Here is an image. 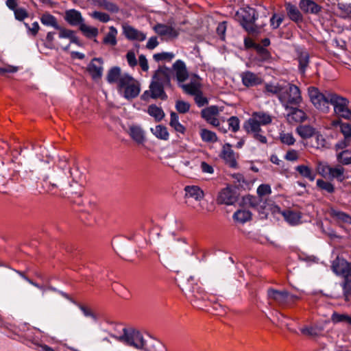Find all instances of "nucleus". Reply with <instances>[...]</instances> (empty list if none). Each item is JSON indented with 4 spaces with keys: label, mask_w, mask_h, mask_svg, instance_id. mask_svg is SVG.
Segmentation results:
<instances>
[{
    "label": "nucleus",
    "mask_w": 351,
    "mask_h": 351,
    "mask_svg": "<svg viewBox=\"0 0 351 351\" xmlns=\"http://www.w3.org/2000/svg\"><path fill=\"white\" fill-rule=\"evenodd\" d=\"M169 125L178 133L184 134L186 132V128L180 123L178 115L174 112L170 114Z\"/></svg>",
    "instance_id": "nucleus-34"
},
{
    "label": "nucleus",
    "mask_w": 351,
    "mask_h": 351,
    "mask_svg": "<svg viewBox=\"0 0 351 351\" xmlns=\"http://www.w3.org/2000/svg\"><path fill=\"white\" fill-rule=\"evenodd\" d=\"M26 335L31 342L29 347H32L38 351H44V343L42 339L43 332L40 330L33 328Z\"/></svg>",
    "instance_id": "nucleus-18"
},
{
    "label": "nucleus",
    "mask_w": 351,
    "mask_h": 351,
    "mask_svg": "<svg viewBox=\"0 0 351 351\" xmlns=\"http://www.w3.org/2000/svg\"><path fill=\"white\" fill-rule=\"evenodd\" d=\"M329 102L333 106L334 113L339 118L351 120L350 101L346 97L334 93L329 97Z\"/></svg>",
    "instance_id": "nucleus-10"
},
{
    "label": "nucleus",
    "mask_w": 351,
    "mask_h": 351,
    "mask_svg": "<svg viewBox=\"0 0 351 351\" xmlns=\"http://www.w3.org/2000/svg\"><path fill=\"white\" fill-rule=\"evenodd\" d=\"M123 334L119 336L112 335L117 340L137 350H142L145 346L143 335L133 328H123Z\"/></svg>",
    "instance_id": "nucleus-6"
},
{
    "label": "nucleus",
    "mask_w": 351,
    "mask_h": 351,
    "mask_svg": "<svg viewBox=\"0 0 351 351\" xmlns=\"http://www.w3.org/2000/svg\"><path fill=\"white\" fill-rule=\"evenodd\" d=\"M297 133L304 139L309 138L315 134V130L308 125H300L296 128Z\"/></svg>",
    "instance_id": "nucleus-39"
},
{
    "label": "nucleus",
    "mask_w": 351,
    "mask_h": 351,
    "mask_svg": "<svg viewBox=\"0 0 351 351\" xmlns=\"http://www.w3.org/2000/svg\"><path fill=\"white\" fill-rule=\"evenodd\" d=\"M185 198H191L197 202H200L204 198V191L197 185H189L184 187Z\"/></svg>",
    "instance_id": "nucleus-25"
},
{
    "label": "nucleus",
    "mask_w": 351,
    "mask_h": 351,
    "mask_svg": "<svg viewBox=\"0 0 351 351\" xmlns=\"http://www.w3.org/2000/svg\"><path fill=\"white\" fill-rule=\"evenodd\" d=\"M64 20L71 26H79L84 22L80 12L71 9L66 10L64 14Z\"/></svg>",
    "instance_id": "nucleus-23"
},
{
    "label": "nucleus",
    "mask_w": 351,
    "mask_h": 351,
    "mask_svg": "<svg viewBox=\"0 0 351 351\" xmlns=\"http://www.w3.org/2000/svg\"><path fill=\"white\" fill-rule=\"evenodd\" d=\"M316 184L319 189L326 191L328 193H332L335 192V186L330 182L325 181L322 179H318Z\"/></svg>",
    "instance_id": "nucleus-53"
},
{
    "label": "nucleus",
    "mask_w": 351,
    "mask_h": 351,
    "mask_svg": "<svg viewBox=\"0 0 351 351\" xmlns=\"http://www.w3.org/2000/svg\"><path fill=\"white\" fill-rule=\"evenodd\" d=\"M279 97V101L288 109L289 106H299L302 101L300 89L295 84L287 83Z\"/></svg>",
    "instance_id": "nucleus-7"
},
{
    "label": "nucleus",
    "mask_w": 351,
    "mask_h": 351,
    "mask_svg": "<svg viewBox=\"0 0 351 351\" xmlns=\"http://www.w3.org/2000/svg\"><path fill=\"white\" fill-rule=\"evenodd\" d=\"M285 84H266L265 86V92L267 93H270L274 95H277L278 98L279 99V97L282 92V90L285 89L284 88Z\"/></svg>",
    "instance_id": "nucleus-46"
},
{
    "label": "nucleus",
    "mask_w": 351,
    "mask_h": 351,
    "mask_svg": "<svg viewBox=\"0 0 351 351\" xmlns=\"http://www.w3.org/2000/svg\"><path fill=\"white\" fill-rule=\"evenodd\" d=\"M280 141L287 145H292L295 143V139L291 133L281 132L280 134Z\"/></svg>",
    "instance_id": "nucleus-56"
},
{
    "label": "nucleus",
    "mask_w": 351,
    "mask_h": 351,
    "mask_svg": "<svg viewBox=\"0 0 351 351\" xmlns=\"http://www.w3.org/2000/svg\"><path fill=\"white\" fill-rule=\"evenodd\" d=\"M123 33L126 38L130 40L143 41L146 39V34L132 26L124 23L122 25Z\"/></svg>",
    "instance_id": "nucleus-19"
},
{
    "label": "nucleus",
    "mask_w": 351,
    "mask_h": 351,
    "mask_svg": "<svg viewBox=\"0 0 351 351\" xmlns=\"http://www.w3.org/2000/svg\"><path fill=\"white\" fill-rule=\"evenodd\" d=\"M82 194L83 187L77 182H73L69 186L60 191V193H57L56 196L68 199L73 204L82 205L83 204Z\"/></svg>",
    "instance_id": "nucleus-11"
},
{
    "label": "nucleus",
    "mask_w": 351,
    "mask_h": 351,
    "mask_svg": "<svg viewBox=\"0 0 351 351\" xmlns=\"http://www.w3.org/2000/svg\"><path fill=\"white\" fill-rule=\"evenodd\" d=\"M343 295L346 302L351 300V285L348 282H343L341 284Z\"/></svg>",
    "instance_id": "nucleus-61"
},
{
    "label": "nucleus",
    "mask_w": 351,
    "mask_h": 351,
    "mask_svg": "<svg viewBox=\"0 0 351 351\" xmlns=\"http://www.w3.org/2000/svg\"><path fill=\"white\" fill-rule=\"evenodd\" d=\"M308 94L311 101L317 109L324 113L329 112L330 104L328 98L330 95H333L334 93L326 91L322 93L317 88L310 86L308 88Z\"/></svg>",
    "instance_id": "nucleus-9"
},
{
    "label": "nucleus",
    "mask_w": 351,
    "mask_h": 351,
    "mask_svg": "<svg viewBox=\"0 0 351 351\" xmlns=\"http://www.w3.org/2000/svg\"><path fill=\"white\" fill-rule=\"evenodd\" d=\"M283 20L284 16L282 14H274L270 19V25L273 29H277L280 27Z\"/></svg>",
    "instance_id": "nucleus-59"
},
{
    "label": "nucleus",
    "mask_w": 351,
    "mask_h": 351,
    "mask_svg": "<svg viewBox=\"0 0 351 351\" xmlns=\"http://www.w3.org/2000/svg\"><path fill=\"white\" fill-rule=\"evenodd\" d=\"M261 125H267L272 122V117L263 111L254 112L252 114Z\"/></svg>",
    "instance_id": "nucleus-36"
},
{
    "label": "nucleus",
    "mask_w": 351,
    "mask_h": 351,
    "mask_svg": "<svg viewBox=\"0 0 351 351\" xmlns=\"http://www.w3.org/2000/svg\"><path fill=\"white\" fill-rule=\"evenodd\" d=\"M152 81L158 84L163 85L165 87H171V71L167 66H159L154 72Z\"/></svg>",
    "instance_id": "nucleus-14"
},
{
    "label": "nucleus",
    "mask_w": 351,
    "mask_h": 351,
    "mask_svg": "<svg viewBox=\"0 0 351 351\" xmlns=\"http://www.w3.org/2000/svg\"><path fill=\"white\" fill-rule=\"evenodd\" d=\"M154 30L157 34L168 38H176L178 35V32L173 27L162 23L156 24Z\"/></svg>",
    "instance_id": "nucleus-31"
},
{
    "label": "nucleus",
    "mask_w": 351,
    "mask_h": 351,
    "mask_svg": "<svg viewBox=\"0 0 351 351\" xmlns=\"http://www.w3.org/2000/svg\"><path fill=\"white\" fill-rule=\"evenodd\" d=\"M337 160L345 165L351 164V150L345 149L337 154Z\"/></svg>",
    "instance_id": "nucleus-49"
},
{
    "label": "nucleus",
    "mask_w": 351,
    "mask_h": 351,
    "mask_svg": "<svg viewBox=\"0 0 351 351\" xmlns=\"http://www.w3.org/2000/svg\"><path fill=\"white\" fill-rule=\"evenodd\" d=\"M289 112L287 113V119L289 123H302L308 118L306 114L297 108L289 107Z\"/></svg>",
    "instance_id": "nucleus-26"
},
{
    "label": "nucleus",
    "mask_w": 351,
    "mask_h": 351,
    "mask_svg": "<svg viewBox=\"0 0 351 351\" xmlns=\"http://www.w3.org/2000/svg\"><path fill=\"white\" fill-rule=\"evenodd\" d=\"M261 126L252 115L243 124V128L247 134H252L253 138L261 143L266 144L267 138Z\"/></svg>",
    "instance_id": "nucleus-12"
},
{
    "label": "nucleus",
    "mask_w": 351,
    "mask_h": 351,
    "mask_svg": "<svg viewBox=\"0 0 351 351\" xmlns=\"http://www.w3.org/2000/svg\"><path fill=\"white\" fill-rule=\"evenodd\" d=\"M287 14L289 18L295 22L302 21L303 17L298 8L290 2L285 3V4Z\"/></svg>",
    "instance_id": "nucleus-33"
},
{
    "label": "nucleus",
    "mask_w": 351,
    "mask_h": 351,
    "mask_svg": "<svg viewBox=\"0 0 351 351\" xmlns=\"http://www.w3.org/2000/svg\"><path fill=\"white\" fill-rule=\"evenodd\" d=\"M178 286L187 300L193 305L197 304L199 302L204 300L206 298L205 291L194 282L193 277L182 278L178 282Z\"/></svg>",
    "instance_id": "nucleus-4"
},
{
    "label": "nucleus",
    "mask_w": 351,
    "mask_h": 351,
    "mask_svg": "<svg viewBox=\"0 0 351 351\" xmlns=\"http://www.w3.org/2000/svg\"><path fill=\"white\" fill-rule=\"evenodd\" d=\"M242 82L247 87L254 86L262 84L263 80L257 74L246 71L241 74Z\"/></svg>",
    "instance_id": "nucleus-30"
},
{
    "label": "nucleus",
    "mask_w": 351,
    "mask_h": 351,
    "mask_svg": "<svg viewBox=\"0 0 351 351\" xmlns=\"http://www.w3.org/2000/svg\"><path fill=\"white\" fill-rule=\"evenodd\" d=\"M298 61L300 69L302 73H304L308 64V55L306 53H301L298 58Z\"/></svg>",
    "instance_id": "nucleus-62"
},
{
    "label": "nucleus",
    "mask_w": 351,
    "mask_h": 351,
    "mask_svg": "<svg viewBox=\"0 0 351 351\" xmlns=\"http://www.w3.org/2000/svg\"><path fill=\"white\" fill-rule=\"evenodd\" d=\"M90 16L102 23H107L110 20V17L108 14L98 11L90 13Z\"/></svg>",
    "instance_id": "nucleus-57"
},
{
    "label": "nucleus",
    "mask_w": 351,
    "mask_h": 351,
    "mask_svg": "<svg viewBox=\"0 0 351 351\" xmlns=\"http://www.w3.org/2000/svg\"><path fill=\"white\" fill-rule=\"evenodd\" d=\"M252 217V213L247 210H238L233 215V219L234 221L241 223H244L247 221H250Z\"/></svg>",
    "instance_id": "nucleus-45"
},
{
    "label": "nucleus",
    "mask_w": 351,
    "mask_h": 351,
    "mask_svg": "<svg viewBox=\"0 0 351 351\" xmlns=\"http://www.w3.org/2000/svg\"><path fill=\"white\" fill-rule=\"evenodd\" d=\"M237 200L238 195L231 186H227L221 189L217 197L218 204L232 205Z\"/></svg>",
    "instance_id": "nucleus-15"
},
{
    "label": "nucleus",
    "mask_w": 351,
    "mask_h": 351,
    "mask_svg": "<svg viewBox=\"0 0 351 351\" xmlns=\"http://www.w3.org/2000/svg\"><path fill=\"white\" fill-rule=\"evenodd\" d=\"M130 136L137 143H143L145 141L144 132L139 127H131L130 128Z\"/></svg>",
    "instance_id": "nucleus-42"
},
{
    "label": "nucleus",
    "mask_w": 351,
    "mask_h": 351,
    "mask_svg": "<svg viewBox=\"0 0 351 351\" xmlns=\"http://www.w3.org/2000/svg\"><path fill=\"white\" fill-rule=\"evenodd\" d=\"M299 7L304 13L317 14L322 11V6L312 0H300Z\"/></svg>",
    "instance_id": "nucleus-27"
},
{
    "label": "nucleus",
    "mask_w": 351,
    "mask_h": 351,
    "mask_svg": "<svg viewBox=\"0 0 351 351\" xmlns=\"http://www.w3.org/2000/svg\"><path fill=\"white\" fill-rule=\"evenodd\" d=\"M229 129L233 132H237L240 128V121L237 117L232 116L228 120Z\"/></svg>",
    "instance_id": "nucleus-58"
},
{
    "label": "nucleus",
    "mask_w": 351,
    "mask_h": 351,
    "mask_svg": "<svg viewBox=\"0 0 351 351\" xmlns=\"http://www.w3.org/2000/svg\"><path fill=\"white\" fill-rule=\"evenodd\" d=\"M151 132L157 138L163 141L169 139V134L167 128L162 125H158L154 128H151Z\"/></svg>",
    "instance_id": "nucleus-41"
},
{
    "label": "nucleus",
    "mask_w": 351,
    "mask_h": 351,
    "mask_svg": "<svg viewBox=\"0 0 351 351\" xmlns=\"http://www.w3.org/2000/svg\"><path fill=\"white\" fill-rule=\"evenodd\" d=\"M119 92L127 99L136 97L141 92V84L132 75L125 73L121 84L117 88Z\"/></svg>",
    "instance_id": "nucleus-8"
},
{
    "label": "nucleus",
    "mask_w": 351,
    "mask_h": 351,
    "mask_svg": "<svg viewBox=\"0 0 351 351\" xmlns=\"http://www.w3.org/2000/svg\"><path fill=\"white\" fill-rule=\"evenodd\" d=\"M267 297L281 306L287 304L289 298V292L287 291H279L272 288L267 290Z\"/></svg>",
    "instance_id": "nucleus-20"
},
{
    "label": "nucleus",
    "mask_w": 351,
    "mask_h": 351,
    "mask_svg": "<svg viewBox=\"0 0 351 351\" xmlns=\"http://www.w3.org/2000/svg\"><path fill=\"white\" fill-rule=\"evenodd\" d=\"M340 132L343 135V139L339 141L335 145L336 151L343 149L351 144V125L345 123L341 124Z\"/></svg>",
    "instance_id": "nucleus-17"
},
{
    "label": "nucleus",
    "mask_w": 351,
    "mask_h": 351,
    "mask_svg": "<svg viewBox=\"0 0 351 351\" xmlns=\"http://www.w3.org/2000/svg\"><path fill=\"white\" fill-rule=\"evenodd\" d=\"M165 86L151 81L149 90H145L141 95V99L148 101L150 98L154 99L166 100L167 95L165 91Z\"/></svg>",
    "instance_id": "nucleus-13"
},
{
    "label": "nucleus",
    "mask_w": 351,
    "mask_h": 351,
    "mask_svg": "<svg viewBox=\"0 0 351 351\" xmlns=\"http://www.w3.org/2000/svg\"><path fill=\"white\" fill-rule=\"evenodd\" d=\"M175 57V54L172 52H161L155 53L153 58L156 62L165 61L171 62Z\"/></svg>",
    "instance_id": "nucleus-54"
},
{
    "label": "nucleus",
    "mask_w": 351,
    "mask_h": 351,
    "mask_svg": "<svg viewBox=\"0 0 351 351\" xmlns=\"http://www.w3.org/2000/svg\"><path fill=\"white\" fill-rule=\"evenodd\" d=\"M350 264L351 263L348 262L345 259L337 257L332 261V270L337 275L344 276Z\"/></svg>",
    "instance_id": "nucleus-32"
},
{
    "label": "nucleus",
    "mask_w": 351,
    "mask_h": 351,
    "mask_svg": "<svg viewBox=\"0 0 351 351\" xmlns=\"http://www.w3.org/2000/svg\"><path fill=\"white\" fill-rule=\"evenodd\" d=\"M322 329L315 326L304 327L300 329L302 335L310 337H316L319 336L322 332Z\"/></svg>",
    "instance_id": "nucleus-50"
},
{
    "label": "nucleus",
    "mask_w": 351,
    "mask_h": 351,
    "mask_svg": "<svg viewBox=\"0 0 351 351\" xmlns=\"http://www.w3.org/2000/svg\"><path fill=\"white\" fill-rule=\"evenodd\" d=\"M331 320L334 324L346 322L351 325V316L346 314H339L335 312L332 314Z\"/></svg>",
    "instance_id": "nucleus-52"
},
{
    "label": "nucleus",
    "mask_w": 351,
    "mask_h": 351,
    "mask_svg": "<svg viewBox=\"0 0 351 351\" xmlns=\"http://www.w3.org/2000/svg\"><path fill=\"white\" fill-rule=\"evenodd\" d=\"M191 105L189 102L178 100L176 102V109L180 113L184 114L189 111Z\"/></svg>",
    "instance_id": "nucleus-55"
},
{
    "label": "nucleus",
    "mask_w": 351,
    "mask_h": 351,
    "mask_svg": "<svg viewBox=\"0 0 351 351\" xmlns=\"http://www.w3.org/2000/svg\"><path fill=\"white\" fill-rule=\"evenodd\" d=\"M59 167L55 165L53 158L47 156L45 158V193L56 195L58 191V183L63 170L66 167L67 159Z\"/></svg>",
    "instance_id": "nucleus-1"
},
{
    "label": "nucleus",
    "mask_w": 351,
    "mask_h": 351,
    "mask_svg": "<svg viewBox=\"0 0 351 351\" xmlns=\"http://www.w3.org/2000/svg\"><path fill=\"white\" fill-rule=\"evenodd\" d=\"M299 157H300L299 152L295 149H289L286 152V154L285 155V159L286 160L290 161V162L298 161L299 159Z\"/></svg>",
    "instance_id": "nucleus-60"
},
{
    "label": "nucleus",
    "mask_w": 351,
    "mask_h": 351,
    "mask_svg": "<svg viewBox=\"0 0 351 351\" xmlns=\"http://www.w3.org/2000/svg\"><path fill=\"white\" fill-rule=\"evenodd\" d=\"M330 215L339 221L351 224V216L344 212L331 208L329 211Z\"/></svg>",
    "instance_id": "nucleus-37"
},
{
    "label": "nucleus",
    "mask_w": 351,
    "mask_h": 351,
    "mask_svg": "<svg viewBox=\"0 0 351 351\" xmlns=\"http://www.w3.org/2000/svg\"><path fill=\"white\" fill-rule=\"evenodd\" d=\"M103 70V60L101 58H93L88 66V71L94 80L101 77Z\"/></svg>",
    "instance_id": "nucleus-24"
},
{
    "label": "nucleus",
    "mask_w": 351,
    "mask_h": 351,
    "mask_svg": "<svg viewBox=\"0 0 351 351\" xmlns=\"http://www.w3.org/2000/svg\"><path fill=\"white\" fill-rule=\"evenodd\" d=\"M79 29L88 38H96L99 34L97 27L89 26L84 22L80 25Z\"/></svg>",
    "instance_id": "nucleus-43"
},
{
    "label": "nucleus",
    "mask_w": 351,
    "mask_h": 351,
    "mask_svg": "<svg viewBox=\"0 0 351 351\" xmlns=\"http://www.w3.org/2000/svg\"><path fill=\"white\" fill-rule=\"evenodd\" d=\"M148 114L154 117L156 121H160L165 117L163 110L156 105H150L147 108Z\"/></svg>",
    "instance_id": "nucleus-44"
},
{
    "label": "nucleus",
    "mask_w": 351,
    "mask_h": 351,
    "mask_svg": "<svg viewBox=\"0 0 351 351\" xmlns=\"http://www.w3.org/2000/svg\"><path fill=\"white\" fill-rule=\"evenodd\" d=\"M295 170L300 174L301 176L308 179L310 181H314L316 174L313 170L307 165H300L295 167Z\"/></svg>",
    "instance_id": "nucleus-40"
},
{
    "label": "nucleus",
    "mask_w": 351,
    "mask_h": 351,
    "mask_svg": "<svg viewBox=\"0 0 351 351\" xmlns=\"http://www.w3.org/2000/svg\"><path fill=\"white\" fill-rule=\"evenodd\" d=\"M221 111L222 109L219 108L218 106H210L202 110L201 116L208 123L217 127L219 125V121L217 116Z\"/></svg>",
    "instance_id": "nucleus-16"
},
{
    "label": "nucleus",
    "mask_w": 351,
    "mask_h": 351,
    "mask_svg": "<svg viewBox=\"0 0 351 351\" xmlns=\"http://www.w3.org/2000/svg\"><path fill=\"white\" fill-rule=\"evenodd\" d=\"M202 140L206 143H215L218 141L217 134L207 129H202L199 132Z\"/></svg>",
    "instance_id": "nucleus-47"
},
{
    "label": "nucleus",
    "mask_w": 351,
    "mask_h": 351,
    "mask_svg": "<svg viewBox=\"0 0 351 351\" xmlns=\"http://www.w3.org/2000/svg\"><path fill=\"white\" fill-rule=\"evenodd\" d=\"M172 69L175 72L177 81L180 84L184 82L188 79L189 73L186 69V64L182 60H176L172 66Z\"/></svg>",
    "instance_id": "nucleus-22"
},
{
    "label": "nucleus",
    "mask_w": 351,
    "mask_h": 351,
    "mask_svg": "<svg viewBox=\"0 0 351 351\" xmlns=\"http://www.w3.org/2000/svg\"><path fill=\"white\" fill-rule=\"evenodd\" d=\"M124 76L125 73H123L121 72L120 67L113 66L108 71L106 75V80L109 84H117L118 88Z\"/></svg>",
    "instance_id": "nucleus-28"
},
{
    "label": "nucleus",
    "mask_w": 351,
    "mask_h": 351,
    "mask_svg": "<svg viewBox=\"0 0 351 351\" xmlns=\"http://www.w3.org/2000/svg\"><path fill=\"white\" fill-rule=\"evenodd\" d=\"M337 7L341 18L351 17V3L341 2L337 3Z\"/></svg>",
    "instance_id": "nucleus-48"
},
{
    "label": "nucleus",
    "mask_w": 351,
    "mask_h": 351,
    "mask_svg": "<svg viewBox=\"0 0 351 351\" xmlns=\"http://www.w3.org/2000/svg\"><path fill=\"white\" fill-rule=\"evenodd\" d=\"M126 60L128 62V64L130 67H134L137 65L138 61L136 58L135 53L133 51H129L126 53Z\"/></svg>",
    "instance_id": "nucleus-64"
},
{
    "label": "nucleus",
    "mask_w": 351,
    "mask_h": 351,
    "mask_svg": "<svg viewBox=\"0 0 351 351\" xmlns=\"http://www.w3.org/2000/svg\"><path fill=\"white\" fill-rule=\"evenodd\" d=\"M280 213L285 220L291 226H296L301 222L302 213L300 211L286 209Z\"/></svg>",
    "instance_id": "nucleus-29"
},
{
    "label": "nucleus",
    "mask_w": 351,
    "mask_h": 351,
    "mask_svg": "<svg viewBox=\"0 0 351 351\" xmlns=\"http://www.w3.org/2000/svg\"><path fill=\"white\" fill-rule=\"evenodd\" d=\"M180 86L186 93L193 96L198 94L201 90L200 84L196 81L191 82L186 84H180Z\"/></svg>",
    "instance_id": "nucleus-38"
},
{
    "label": "nucleus",
    "mask_w": 351,
    "mask_h": 351,
    "mask_svg": "<svg viewBox=\"0 0 351 351\" xmlns=\"http://www.w3.org/2000/svg\"><path fill=\"white\" fill-rule=\"evenodd\" d=\"M117 34L118 31L114 27H110L109 31L104 36L102 43L106 45H110L112 47L115 46L117 44Z\"/></svg>",
    "instance_id": "nucleus-35"
},
{
    "label": "nucleus",
    "mask_w": 351,
    "mask_h": 351,
    "mask_svg": "<svg viewBox=\"0 0 351 351\" xmlns=\"http://www.w3.org/2000/svg\"><path fill=\"white\" fill-rule=\"evenodd\" d=\"M57 32H49L47 35L45 47L51 49H66L70 43L80 45L78 38L73 30L57 27Z\"/></svg>",
    "instance_id": "nucleus-2"
},
{
    "label": "nucleus",
    "mask_w": 351,
    "mask_h": 351,
    "mask_svg": "<svg viewBox=\"0 0 351 351\" xmlns=\"http://www.w3.org/2000/svg\"><path fill=\"white\" fill-rule=\"evenodd\" d=\"M162 348V345L158 342L151 341L147 343L145 341V346L142 350H145V351H160V350Z\"/></svg>",
    "instance_id": "nucleus-63"
},
{
    "label": "nucleus",
    "mask_w": 351,
    "mask_h": 351,
    "mask_svg": "<svg viewBox=\"0 0 351 351\" xmlns=\"http://www.w3.org/2000/svg\"><path fill=\"white\" fill-rule=\"evenodd\" d=\"M95 1L99 6L103 8L104 9H105L108 11H110L113 13H116L119 11L118 6L112 2H109L107 0H95Z\"/></svg>",
    "instance_id": "nucleus-51"
},
{
    "label": "nucleus",
    "mask_w": 351,
    "mask_h": 351,
    "mask_svg": "<svg viewBox=\"0 0 351 351\" xmlns=\"http://www.w3.org/2000/svg\"><path fill=\"white\" fill-rule=\"evenodd\" d=\"M257 18L256 11L248 6L240 8L234 15L235 20L251 35H256L261 32V27L255 23Z\"/></svg>",
    "instance_id": "nucleus-3"
},
{
    "label": "nucleus",
    "mask_w": 351,
    "mask_h": 351,
    "mask_svg": "<svg viewBox=\"0 0 351 351\" xmlns=\"http://www.w3.org/2000/svg\"><path fill=\"white\" fill-rule=\"evenodd\" d=\"M221 156L230 167L235 168L237 167L238 154L232 149L229 143H226L223 146Z\"/></svg>",
    "instance_id": "nucleus-21"
},
{
    "label": "nucleus",
    "mask_w": 351,
    "mask_h": 351,
    "mask_svg": "<svg viewBox=\"0 0 351 351\" xmlns=\"http://www.w3.org/2000/svg\"><path fill=\"white\" fill-rule=\"evenodd\" d=\"M315 167L317 173L325 178L337 180L339 182L348 178L346 169L341 165L331 166L326 162L317 161Z\"/></svg>",
    "instance_id": "nucleus-5"
}]
</instances>
